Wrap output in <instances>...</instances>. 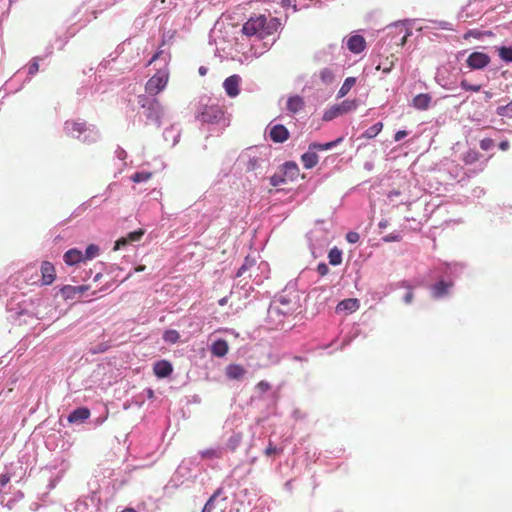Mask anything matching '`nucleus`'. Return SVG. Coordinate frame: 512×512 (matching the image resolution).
Segmentation results:
<instances>
[{
    "label": "nucleus",
    "instance_id": "nucleus-1",
    "mask_svg": "<svg viewBox=\"0 0 512 512\" xmlns=\"http://www.w3.org/2000/svg\"><path fill=\"white\" fill-rule=\"evenodd\" d=\"M280 22L277 18H267L265 15L250 17L242 26V32L248 37L257 36L264 39L273 35L279 28Z\"/></svg>",
    "mask_w": 512,
    "mask_h": 512
},
{
    "label": "nucleus",
    "instance_id": "nucleus-2",
    "mask_svg": "<svg viewBox=\"0 0 512 512\" xmlns=\"http://www.w3.org/2000/svg\"><path fill=\"white\" fill-rule=\"evenodd\" d=\"M169 69L164 67L159 69L151 78H149L145 84V91L150 96H156L162 92L169 81Z\"/></svg>",
    "mask_w": 512,
    "mask_h": 512
},
{
    "label": "nucleus",
    "instance_id": "nucleus-3",
    "mask_svg": "<svg viewBox=\"0 0 512 512\" xmlns=\"http://www.w3.org/2000/svg\"><path fill=\"white\" fill-rule=\"evenodd\" d=\"M357 108V102L355 100H345L340 104L332 106L330 109L325 111L323 115L324 121H330L340 115L348 113Z\"/></svg>",
    "mask_w": 512,
    "mask_h": 512
},
{
    "label": "nucleus",
    "instance_id": "nucleus-4",
    "mask_svg": "<svg viewBox=\"0 0 512 512\" xmlns=\"http://www.w3.org/2000/svg\"><path fill=\"white\" fill-rule=\"evenodd\" d=\"M197 117L202 122L215 123L222 119L223 111L217 104H207L202 107Z\"/></svg>",
    "mask_w": 512,
    "mask_h": 512
},
{
    "label": "nucleus",
    "instance_id": "nucleus-5",
    "mask_svg": "<svg viewBox=\"0 0 512 512\" xmlns=\"http://www.w3.org/2000/svg\"><path fill=\"white\" fill-rule=\"evenodd\" d=\"M138 104L147 110V117L158 120L160 117V103L156 98H149L146 95L138 96Z\"/></svg>",
    "mask_w": 512,
    "mask_h": 512
},
{
    "label": "nucleus",
    "instance_id": "nucleus-6",
    "mask_svg": "<svg viewBox=\"0 0 512 512\" xmlns=\"http://www.w3.org/2000/svg\"><path fill=\"white\" fill-rule=\"evenodd\" d=\"M87 130L85 121L67 120L64 123V132L68 137L79 138Z\"/></svg>",
    "mask_w": 512,
    "mask_h": 512
},
{
    "label": "nucleus",
    "instance_id": "nucleus-7",
    "mask_svg": "<svg viewBox=\"0 0 512 512\" xmlns=\"http://www.w3.org/2000/svg\"><path fill=\"white\" fill-rule=\"evenodd\" d=\"M490 61V57L483 52H473L466 59L468 67L474 70L485 68Z\"/></svg>",
    "mask_w": 512,
    "mask_h": 512
},
{
    "label": "nucleus",
    "instance_id": "nucleus-8",
    "mask_svg": "<svg viewBox=\"0 0 512 512\" xmlns=\"http://www.w3.org/2000/svg\"><path fill=\"white\" fill-rule=\"evenodd\" d=\"M290 133L282 124H276L270 127L269 137L275 143H283L288 140Z\"/></svg>",
    "mask_w": 512,
    "mask_h": 512
},
{
    "label": "nucleus",
    "instance_id": "nucleus-9",
    "mask_svg": "<svg viewBox=\"0 0 512 512\" xmlns=\"http://www.w3.org/2000/svg\"><path fill=\"white\" fill-rule=\"evenodd\" d=\"M241 77L239 75H231L225 79L223 87L229 97H236L240 93L239 85Z\"/></svg>",
    "mask_w": 512,
    "mask_h": 512
},
{
    "label": "nucleus",
    "instance_id": "nucleus-10",
    "mask_svg": "<svg viewBox=\"0 0 512 512\" xmlns=\"http://www.w3.org/2000/svg\"><path fill=\"white\" fill-rule=\"evenodd\" d=\"M42 284L50 285L56 278V271L54 265L49 261H44L41 264Z\"/></svg>",
    "mask_w": 512,
    "mask_h": 512
},
{
    "label": "nucleus",
    "instance_id": "nucleus-11",
    "mask_svg": "<svg viewBox=\"0 0 512 512\" xmlns=\"http://www.w3.org/2000/svg\"><path fill=\"white\" fill-rule=\"evenodd\" d=\"M347 48L354 54H359L366 48L365 38L361 35H352L347 40Z\"/></svg>",
    "mask_w": 512,
    "mask_h": 512
},
{
    "label": "nucleus",
    "instance_id": "nucleus-12",
    "mask_svg": "<svg viewBox=\"0 0 512 512\" xmlns=\"http://www.w3.org/2000/svg\"><path fill=\"white\" fill-rule=\"evenodd\" d=\"M143 235H144V230H142V229L128 233V235L126 237H121L115 242L114 250H119L131 242L139 241Z\"/></svg>",
    "mask_w": 512,
    "mask_h": 512
},
{
    "label": "nucleus",
    "instance_id": "nucleus-13",
    "mask_svg": "<svg viewBox=\"0 0 512 512\" xmlns=\"http://www.w3.org/2000/svg\"><path fill=\"white\" fill-rule=\"evenodd\" d=\"M153 371L158 378H166L172 373L173 367L169 361L160 360L154 364Z\"/></svg>",
    "mask_w": 512,
    "mask_h": 512
},
{
    "label": "nucleus",
    "instance_id": "nucleus-14",
    "mask_svg": "<svg viewBox=\"0 0 512 512\" xmlns=\"http://www.w3.org/2000/svg\"><path fill=\"white\" fill-rule=\"evenodd\" d=\"M225 374L231 380H240L246 375V370L239 364H230L226 367Z\"/></svg>",
    "mask_w": 512,
    "mask_h": 512
},
{
    "label": "nucleus",
    "instance_id": "nucleus-15",
    "mask_svg": "<svg viewBox=\"0 0 512 512\" xmlns=\"http://www.w3.org/2000/svg\"><path fill=\"white\" fill-rule=\"evenodd\" d=\"M286 178V181L290 180L293 181L297 179L299 176V168L296 163L294 162H286L282 165L280 169Z\"/></svg>",
    "mask_w": 512,
    "mask_h": 512
},
{
    "label": "nucleus",
    "instance_id": "nucleus-16",
    "mask_svg": "<svg viewBox=\"0 0 512 512\" xmlns=\"http://www.w3.org/2000/svg\"><path fill=\"white\" fill-rule=\"evenodd\" d=\"M90 417V410L86 407L77 408L68 416L70 423L83 422Z\"/></svg>",
    "mask_w": 512,
    "mask_h": 512
},
{
    "label": "nucleus",
    "instance_id": "nucleus-17",
    "mask_svg": "<svg viewBox=\"0 0 512 512\" xmlns=\"http://www.w3.org/2000/svg\"><path fill=\"white\" fill-rule=\"evenodd\" d=\"M358 308H359L358 300L357 299H353V298H349V299H345V300L341 301L336 306V312H338V313H340V312L352 313V312L356 311Z\"/></svg>",
    "mask_w": 512,
    "mask_h": 512
},
{
    "label": "nucleus",
    "instance_id": "nucleus-18",
    "mask_svg": "<svg viewBox=\"0 0 512 512\" xmlns=\"http://www.w3.org/2000/svg\"><path fill=\"white\" fill-rule=\"evenodd\" d=\"M63 258L64 262L67 265H75L77 263L84 261L83 253L78 249L68 250L67 252H65Z\"/></svg>",
    "mask_w": 512,
    "mask_h": 512
},
{
    "label": "nucleus",
    "instance_id": "nucleus-19",
    "mask_svg": "<svg viewBox=\"0 0 512 512\" xmlns=\"http://www.w3.org/2000/svg\"><path fill=\"white\" fill-rule=\"evenodd\" d=\"M305 102L301 96L295 95L287 100V110L291 113H297L304 108Z\"/></svg>",
    "mask_w": 512,
    "mask_h": 512
},
{
    "label": "nucleus",
    "instance_id": "nucleus-20",
    "mask_svg": "<svg viewBox=\"0 0 512 512\" xmlns=\"http://www.w3.org/2000/svg\"><path fill=\"white\" fill-rule=\"evenodd\" d=\"M228 343L226 340L219 339L211 346V353L216 357H223L228 353Z\"/></svg>",
    "mask_w": 512,
    "mask_h": 512
},
{
    "label": "nucleus",
    "instance_id": "nucleus-21",
    "mask_svg": "<svg viewBox=\"0 0 512 512\" xmlns=\"http://www.w3.org/2000/svg\"><path fill=\"white\" fill-rule=\"evenodd\" d=\"M301 160L306 169H311L317 165L319 158L314 150H309L301 156Z\"/></svg>",
    "mask_w": 512,
    "mask_h": 512
},
{
    "label": "nucleus",
    "instance_id": "nucleus-22",
    "mask_svg": "<svg viewBox=\"0 0 512 512\" xmlns=\"http://www.w3.org/2000/svg\"><path fill=\"white\" fill-rule=\"evenodd\" d=\"M280 304L283 307H280L277 304H273L270 306L269 311H268L270 317H273L274 315H279V314L286 315V314H290L292 312V309H290L288 307L289 303L287 301L280 300Z\"/></svg>",
    "mask_w": 512,
    "mask_h": 512
},
{
    "label": "nucleus",
    "instance_id": "nucleus-23",
    "mask_svg": "<svg viewBox=\"0 0 512 512\" xmlns=\"http://www.w3.org/2000/svg\"><path fill=\"white\" fill-rule=\"evenodd\" d=\"M431 102L428 94H418L413 98V106L419 110H426Z\"/></svg>",
    "mask_w": 512,
    "mask_h": 512
},
{
    "label": "nucleus",
    "instance_id": "nucleus-24",
    "mask_svg": "<svg viewBox=\"0 0 512 512\" xmlns=\"http://www.w3.org/2000/svg\"><path fill=\"white\" fill-rule=\"evenodd\" d=\"M343 140L342 137L340 138H337L336 140L334 141H330V142H327V143H324V144H320V143H311L309 145V150H314V151H323V150H329L333 147H335L336 145H338L339 143H341Z\"/></svg>",
    "mask_w": 512,
    "mask_h": 512
},
{
    "label": "nucleus",
    "instance_id": "nucleus-25",
    "mask_svg": "<svg viewBox=\"0 0 512 512\" xmlns=\"http://www.w3.org/2000/svg\"><path fill=\"white\" fill-rule=\"evenodd\" d=\"M451 286V284H448L444 281H440L439 283L435 284L432 288V293L435 298L442 297L448 293V289Z\"/></svg>",
    "mask_w": 512,
    "mask_h": 512
},
{
    "label": "nucleus",
    "instance_id": "nucleus-26",
    "mask_svg": "<svg viewBox=\"0 0 512 512\" xmlns=\"http://www.w3.org/2000/svg\"><path fill=\"white\" fill-rule=\"evenodd\" d=\"M356 79L354 77H348L340 87L337 97L342 98L349 93L351 88L355 85Z\"/></svg>",
    "mask_w": 512,
    "mask_h": 512
},
{
    "label": "nucleus",
    "instance_id": "nucleus-27",
    "mask_svg": "<svg viewBox=\"0 0 512 512\" xmlns=\"http://www.w3.org/2000/svg\"><path fill=\"white\" fill-rule=\"evenodd\" d=\"M382 128H383V123L378 122V123L374 124L373 126L369 127L363 133L362 136L366 139H372V138L376 137L381 132Z\"/></svg>",
    "mask_w": 512,
    "mask_h": 512
},
{
    "label": "nucleus",
    "instance_id": "nucleus-28",
    "mask_svg": "<svg viewBox=\"0 0 512 512\" xmlns=\"http://www.w3.org/2000/svg\"><path fill=\"white\" fill-rule=\"evenodd\" d=\"M329 263L331 265H339L342 262V252L338 248L334 247L329 251L328 254Z\"/></svg>",
    "mask_w": 512,
    "mask_h": 512
},
{
    "label": "nucleus",
    "instance_id": "nucleus-29",
    "mask_svg": "<svg viewBox=\"0 0 512 512\" xmlns=\"http://www.w3.org/2000/svg\"><path fill=\"white\" fill-rule=\"evenodd\" d=\"M202 459H216L222 457V450L220 448H210L200 452Z\"/></svg>",
    "mask_w": 512,
    "mask_h": 512
},
{
    "label": "nucleus",
    "instance_id": "nucleus-30",
    "mask_svg": "<svg viewBox=\"0 0 512 512\" xmlns=\"http://www.w3.org/2000/svg\"><path fill=\"white\" fill-rule=\"evenodd\" d=\"M319 77L325 84H330L334 80V73L330 68H324L320 71Z\"/></svg>",
    "mask_w": 512,
    "mask_h": 512
},
{
    "label": "nucleus",
    "instance_id": "nucleus-31",
    "mask_svg": "<svg viewBox=\"0 0 512 512\" xmlns=\"http://www.w3.org/2000/svg\"><path fill=\"white\" fill-rule=\"evenodd\" d=\"M60 293L64 299H73L76 297L77 292L75 286L66 285L60 289Z\"/></svg>",
    "mask_w": 512,
    "mask_h": 512
},
{
    "label": "nucleus",
    "instance_id": "nucleus-32",
    "mask_svg": "<svg viewBox=\"0 0 512 512\" xmlns=\"http://www.w3.org/2000/svg\"><path fill=\"white\" fill-rule=\"evenodd\" d=\"M499 57L505 62H512V47L502 46L498 49Z\"/></svg>",
    "mask_w": 512,
    "mask_h": 512
},
{
    "label": "nucleus",
    "instance_id": "nucleus-33",
    "mask_svg": "<svg viewBox=\"0 0 512 512\" xmlns=\"http://www.w3.org/2000/svg\"><path fill=\"white\" fill-rule=\"evenodd\" d=\"M180 338L179 333L176 330H167L163 334V339L168 343H176Z\"/></svg>",
    "mask_w": 512,
    "mask_h": 512
},
{
    "label": "nucleus",
    "instance_id": "nucleus-34",
    "mask_svg": "<svg viewBox=\"0 0 512 512\" xmlns=\"http://www.w3.org/2000/svg\"><path fill=\"white\" fill-rule=\"evenodd\" d=\"M98 254H99V247L97 245H95V244H90L86 248L85 254H83L84 261L85 260H90V259L96 257Z\"/></svg>",
    "mask_w": 512,
    "mask_h": 512
},
{
    "label": "nucleus",
    "instance_id": "nucleus-35",
    "mask_svg": "<svg viewBox=\"0 0 512 512\" xmlns=\"http://www.w3.org/2000/svg\"><path fill=\"white\" fill-rule=\"evenodd\" d=\"M286 182H287L286 178L284 177L281 170L278 173H275L273 176L270 177V184L274 187L283 185Z\"/></svg>",
    "mask_w": 512,
    "mask_h": 512
},
{
    "label": "nucleus",
    "instance_id": "nucleus-36",
    "mask_svg": "<svg viewBox=\"0 0 512 512\" xmlns=\"http://www.w3.org/2000/svg\"><path fill=\"white\" fill-rule=\"evenodd\" d=\"M152 176V173L150 172H136L132 175L131 179L135 183L145 182L148 181Z\"/></svg>",
    "mask_w": 512,
    "mask_h": 512
},
{
    "label": "nucleus",
    "instance_id": "nucleus-37",
    "mask_svg": "<svg viewBox=\"0 0 512 512\" xmlns=\"http://www.w3.org/2000/svg\"><path fill=\"white\" fill-rule=\"evenodd\" d=\"M254 265H255V261L253 259H250L248 257L245 258V261L242 264V266L238 269L236 276L242 277L245 274V272Z\"/></svg>",
    "mask_w": 512,
    "mask_h": 512
},
{
    "label": "nucleus",
    "instance_id": "nucleus-38",
    "mask_svg": "<svg viewBox=\"0 0 512 512\" xmlns=\"http://www.w3.org/2000/svg\"><path fill=\"white\" fill-rule=\"evenodd\" d=\"M496 112L499 116L512 118V101L507 105L499 106Z\"/></svg>",
    "mask_w": 512,
    "mask_h": 512
},
{
    "label": "nucleus",
    "instance_id": "nucleus-39",
    "mask_svg": "<svg viewBox=\"0 0 512 512\" xmlns=\"http://www.w3.org/2000/svg\"><path fill=\"white\" fill-rule=\"evenodd\" d=\"M222 490L217 489L214 494L209 498V500L204 505L202 512H211L214 508L213 503L215 499L221 494Z\"/></svg>",
    "mask_w": 512,
    "mask_h": 512
},
{
    "label": "nucleus",
    "instance_id": "nucleus-40",
    "mask_svg": "<svg viewBox=\"0 0 512 512\" xmlns=\"http://www.w3.org/2000/svg\"><path fill=\"white\" fill-rule=\"evenodd\" d=\"M391 58L392 59L390 61H388L389 59L387 58L386 62L379 63L377 66V70H382L384 73H389L394 66V61L396 60L394 55H391Z\"/></svg>",
    "mask_w": 512,
    "mask_h": 512
},
{
    "label": "nucleus",
    "instance_id": "nucleus-41",
    "mask_svg": "<svg viewBox=\"0 0 512 512\" xmlns=\"http://www.w3.org/2000/svg\"><path fill=\"white\" fill-rule=\"evenodd\" d=\"M479 157H480V155L477 151L470 150L466 153L463 160L466 164H472V163H475L476 161H478Z\"/></svg>",
    "mask_w": 512,
    "mask_h": 512
},
{
    "label": "nucleus",
    "instance_id": "nucleus-42",
    "mask_svg": "<svg viewBox=\"0 0 512 512\" xmlns=\"http://www.w3.org/2000/svg\"><path fill=\"white\" fill-rule=\"evenodd\" d=\"M460 86L466 91L478 92L481 89V85H472L466 79L461 80Z\"/></svg>",
    "mask_w": 512,
    "mask_h": 512
},
{
    "label": "nucleus",
    "instance_id": "nucleus-43",
    "mask_svg": "<svg viewBox=\"0 0 512 512\" xmlns=\"http://www.w3.org/2000/svg\"><path fill=\"white\" fill-rule=\"evenodd\" d=\"M399 285L401 287H405V288L409 289L408 293L404 296V302L406 304H410L413 301V297H414L413 292L411 291L410 285L406 281L400 282Z\"/></svg>",
    "mask_w": 512,
    "mask_h": 512
},
{
    "label": "nucleus",
    "instance_id": "nucleus-44",
    "mask_svg": "<svg viewBox=\"0 0 512 512\" xmlns=\"http://www.w3.org/2000/svg\"><path fill=\"white\" fill-rule=\"evenodd\" d=\"M494 146V141L491 138H484L480 141V148L484 151L490 150Z\"/></svg>",
    "mask_w": 512,
    "mask_h": 512
},
{
    "label": "nucleus",
    "instance_id": "nucleus-45",
    "mask_svg": "<svg viewBox=\"0 0 512 512\" xmlns=\"http://www.w3.org/2000/svg\"><path fill=\"white\" fill-rule=\"evenodd\" d=\"M256 389L261 393H265L271 389V385L269 382L261 380L260 382L257 383Z\"/></svg>",
    "mask_w": 512,
    "mask_h": 512
},
{
    "label": "nucleus",
    "instance_id": "nucleus-46",
    "mask_svg": "<svg viewBox=\"0 0 512 512\" xmlns=\"http://www.w3.org/2000/svg\"><path fill=\"white\" fill-rule=\"evenodd\" d=\"M359 239H360V236L357 232L351 231L346 234V240L351 244L358 242Z\"/></svg>",
    "mask_w": 512,
    "mask_h": 512
},
{
    "label": "nucleus",
    "instance_id": "nucleus-47",
    "mask_svg": "<svg viewBox=\"0 0 512 512\" xmlns=\"http://www.w3.org/2000/svg\"><path fill=\"white\" fill-rule=\"evenodd\" d=\"M402 239L399 233H392L383 237L385 242H398Z\"/></svg>",
    "mask_w": 512,
    "mask_h": 512
},
{
    "label": "nucleus",
    "instance_id": "nucleus-48",
    "mask_svg": "<svg viewBox=\"0 0 512 512\" xmlns=\"http://www.w3.org/2000/svg\"><path fill=\"white\" fill-rule=\"evenodd\" d=\"M39 70V64H38V61L36 59H33L32 62L30 63L29 65V69H28V72L30 75H34L38 72Z\"/></svg>",
    "mask_w": 512,
    "mask_h": 512
},
{
    "label": "nucleus",
    "instance_id": "nucleus-49",
    "mask_svg": "<svg viewBox=\"0 0 512 512\" xmlns=\"http://www.w3.org/2000/svg\"><path fill=\"white\" fill-rule=\"evenodd\" d=\"M317 272L321 275V276H325L328 274L329 272V268L328 266L325 264V263H320L318 264L317 266Z\"/></svg>",
    "mask_w": 512,
    "mask_h": 512
},
{
    "label": "nucleus",
    "instance_id": "nucleus-50",
    "mask_svg": "<svg viewBox=\"0 0 512 512\" xmlns=\"http://www.w3.org/2000/svg\"><path fill=\"white\" fill-rule=\"evenodd\" d=\"M276 452H277V448L272 443H269V445L265 449L264 453L266 456H271V455L275 454Z\"/></svg>",
    "mask_w": 512,
    "mask_h": 512
},
{
    "label": "nucleus",
    "instance_id": "nucleus-51",
    "mask_svg": "<svg viewBox=\"0 0 512 512\" xmlns=\"http://www.w3.org/2000/svg\"><path fill=\"white\" fill-rule=\"evenodd\" d=\"M406 136H407V132L405 130H400V131H397L396 134L394 135V140L400 141L401 139H403Z\"/></svg>",
    "mask_w": 512,
    "mask_h": 512
},
{
    "label": "nucleus",
    "instance_id": "nucleus-52",
    "mask_svg": "<svg viewBox=\"0 0 512 512\" xmlns=\"http://www.w3.org/2000/svg\"><path fill=\"white\" fill-rule=\"evenodd\" d=\"M10 481V476L8 474L0 475V485L5 486Z\"/></svg>",
    "mask_w": 512,
    "mask_h": 512
},
{
    "label": "nucleus",
    "instance_id": "nucleus-53",
    "mask_svg": "<svg viewBox=\"0 0 512 512\" xmlns=\"http://www.w3.org/2000/svg\"><path fill=\"white\" fill-rule=\"evenodd\" d=\"M75 289H76V292L78 295V294H82L85 291H87L89 289V286H87V285L75 286Z\"/></svg>",
    "mask_w": 512,
    "mask_h": 512
},
{
    "label": "nucleus",
    "instance_id": "nucleus-54",
    "mask_svg": "<svg viewBox=\"0 0 512 512\" xmlns=\"http://www.w3.org/2000/svg\"><path fill=\"white\" fill-rule=\"evenodd\" d=\"M399 195H400V192H399V191H397V190H392V191H390V192L387 194L388 198H389V199H391V200H392L394 197L399 196Z\"/></svg>",
    "mask_w": 512,
    "mask_h": 512
},
{
    "label": "nucleus",
    "instance_id": "nucleus-55",
    "mask_svg": "<svg viewBox=\"0 0 512 512\" xmlns=\"http://www.w3.org/2000/svg\"><path fill=\"white\" fill-rule=\"evenodd\" d=\"M499 148L503 151L507 150L509 148V142L508 141H502L499 144Z\"/></svg>",
    "mask_w": 512,
    "mask_h": 512
},
{
    "label": "nucleus",
    "instance_id": "nucleus-56",
    "mask_svg": "<svg viewBox=\"0 0 512 512\" xmlns=\"http://www.w3.org/2000/svg\"><path fill=\"white\" fill-rule=\"evenodd\" d=\"M162 51H158L157 53H155L153 55V57L151 58V60L149 61L148 65L152 64L153 62H155L161 55Z\"/></svg>",
    "mask_w": 512,
    "mask_h": 512
},
{
    "label": "nucleus",
    "instance_id": "nucleus-57",
    "mask_svg": "<svg viewBox=\"0 0 512 512\" xmlns=\"http://www.w3.org/2000/svg\"><path fill=\"white\" fill-rule=\"evenodd\" d=\"M479 35L478 32H474V31H469L468 33L465 34V39H467L469 36H477Z\"/></svg>",
    "mask_w": 512,
    "mask_h": 512
},
{
    "label": "nucleus",
    "instance_id": "nucleus-58",
    "mask_svg": "<svg viewBox=\"0 0 512 512\" xmlns=\"http://www.w3.org/2000/svg\"><path fill=\"white\" fill-rule=\"evenodd\" d=\"M484 95H485V99H486V100H489V99H491V98H492L493 93H492V92H490V91H485V92H484Z\"/></svg>",
    "mask_w": 512,
    "mask_h": 512
},
{
    "label": "nucleus",
    "instance_id": "nucleus-59",
    "mask_svg": "<svg viewBox=\"0 0 512 512\" xmlns=\"http://www.w3.org/2000/svg\"><path fill=\"white\" fill-rule=\"evenodd\" d=\"M408 36H409V33H406V34L402 37V39H401V41H400V45H401V46H403V45L406 43V41H407V37H408Z\"/></svg>",
    "mask_w": 512,
    "mask_h": 512
},
{
    "label": "nucleus",
    "instance_id": "nucleus-60",
    "mask_svg": "<svg viewBox=\"0 0 512 512\" xmlns=\"http://www.w3.org/2000/svg\"><path fill=\"white\" fill-rule=\"evenodd\" d=\"M388 225L387 221L386 220H383V221H380L379 222V227L380 228H386Z\"/></svg>",
    "mask_w": 512,
    "mask_h": 512
},
{
    "label": "nucleus",
    "instance_id": "nucleus-61",
    "mask_svg": "<svg viewBox=\"0 0 512 512\" xmlns=\"http://www.w3.org/2000/svg\"><path fill=\"white\" fill-rule=\"evenodd\" d=\"M144 270H145V266L144 265H140V266L135 268L136 272H141V271H144Z\"/></svg>",
    "mask_w": 512,
    "mask_h": 512
},
{
    "label": "nucleus",
    "instance_id": "nucleus-62",
    "mask_svg": "<svg viewBox=\"0 0 512 512\" xmlns=\"http://www.w3.org/2000/svg\"><path fill=\"white\" fill-rule=\"evenodd\" d=\"M226 303H227V298L226 297H224V298L219 300V305H221V306L225 305Z\"/></svg>",
    "mask_w": 512,
    "mask_h": 512
},
{
    "label": "nucleus",
    "instance_id": "nucleus-63",
    "mask_svg": "<svg viewBox=\"0 0 512 512\" xmlns=\"http://www.w3.org/2000/svg\"><path fill=\"white\" fill-rule=\"evenodd\" d=\"M121 512H136L133 508H126Z\"/></svg>",
    "mask_w": 512,
    "mask_h": 512
},
{
    "label": "nucleus",
    "instance_id": "nucleus-64",
    "mask_svg": "<svg viewBox=\"0 0 512 512\" xmlns=\"http://www.w3.org/2000/svg\"><path fill=\"white\" fill-rule=\"evenodd\" d=\"M199 72H200V74L204 75L206 71H205V69H204L203 67H201V68L199 69Z\"/></svg>",
    "mask_w": 512,
    "mask_h": 512
}]
</instances>
